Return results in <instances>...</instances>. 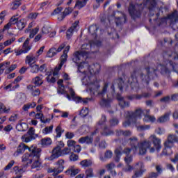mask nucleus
<instances>
[{"mask_svg": "<svg viewBox=\"0 0 178 178\" xmlns=\"http://www.w3.org/2000/svg\"><path fill=\"white\" fill-rule=\"evenodd\" d=\"M145 3H136L134 4L133 3H129V6L128 8V12L132 20H137V19H140L141 17V13L144 10V8L147 6V3L149 5L148 10H149V17H152L154 16L155 13H152L155 10V8H156V0H144Z\"/></svg>", "mask_w": 178, "mask_h": 178, "instance_id": "nucleus-1", "label": "nucleus"}, {"mask_svg": "<svg viewBox=\"0 0 178 178\" xmlns=\"http://www.w3.org/2000/svg\"><path fill=\"white\" fill-rule=\"evenodd\" d=\"M147 72V74H143L141 70L136 69L131 74V78L132 81L131 83H138V79L142 80L143 83H145L147 86L149 84V81H151V79H154V77H158V74H156V72H158V67H147L145 68Z\"/></svg>", "mask_w": 178, "mask_h": 178, "instance_id": "nucleus-2", "label": "nucleus"}, {"mask_svg": "<svg viewBox=\"0 0 178 178\" xmlns=\"http://www.w3.org/2000/svg\"><path fill=\"white\" fill-rule=\"evenodd\" d=\"M128 141H129V145L133 151H137L139 149V155H145L147 154V149L151 148V142L143 141L139 143L137 137L130 138Z\"/></svg>", "mask_w": 178, "mask_h": 178, "instance_id": "nucleus-3", "label": "nucleus"}, {"mask_svg": "<svg viewBox=\"0 0 178 178\" xmlns=\"http://www.w3.org/2000/svg\"><path fill=\"white\" fill-rule=\"evenodd\" d=\"M175 143H178V138L176 135H169L168 140L164 143L165 148L162 151V155H165V156H169L173 154L172 151V147Z\"/></svg>", "mask_w": 178, "mask_h": 178, "instance_id": "nucleus-4", "label": "nucleus"}, {"mask_svg": "<svg viewBox=\"0 0 178 178\" xmlns=\"http://www.w3.org/2000/svg\"><path fill=\"white\" fill-rule=\"evenodd\" d=\"M143 112H128L126 115V119L127 120L122 122L123 127H129L131 123L136 124L137 123V119H141L143 116Z\"/></svg>", "mask_w": 178, "mask_h": 178, "instance_id": "nucleus-5", "label": "nucleus"}, {"mask_svg": "<svg viewBox=\"0 0 178 178\" xmlns=\"http://www.w3.org/2000/svg\"><path fill=\"white\" fill-rule=\"evenodd\" d=\"M69 51H70V46L65 47V49L63 50V54L60 58V63L58 65V67H56L54 68L53 76H55L59 74V72L60 71V69H62V67L63 66V65H65V62L67 60V54L69 53Z\"/></svg>", "mask_w": 178, "mask_h": 178, "instance_id": "nucleus-6", "label": "nucleus"}, {"mask_svg": "<svg viewBox=\"0 0 178 178\" xmlns=\"http://www.w3.org/2000/svg\"><path fill=\"white\" fill-rule=\"evenodd\" d=\"M164 60H169L170 58L172 57L174 60H178V44L174 47V51L168 48L162 54Z\"/></svg>", "mask_w": 178, "mask_h": 178, "instance_id": "nucleus-7", "label": "nucleus"}, {"mask_svg": "<svg viewBox=\"0 0 178 178\" xmlns=\"http://www.w3.org/2000/svg\"><path fill=\"white\" fill-rule=\"evenodd\" d=\"M35 149L37 147L31 146L29 149V154L26 153L22 156V162H26L25 166L27 168L29 165H31L33 163V161L34 160V156H35Z\"/></svg>", "mask_w": 178, "mask_h": 178, "instance_id": "nucleus-8", "label": "nucleus"}, {"mask_svg": "<svg viewBox=\"0 0 178 178\" xmlns=\"http://www.w3.org/2000/svg\"><path fill=\"white\" fill-rule=\"evenodd\" d=\"M38 137V134H35V129L33 127H31L27 134L23 135L22 136V140L24 143H30V141H33V140H35Z\"/></svg>", "mask_w": 178, "mask_h": 178, "instance_id": "nucleus-9", "label": "nucleus"}, {"mask_svg": "<svg viewBox=\"0 0 178 178\" xmlns=\"http://www.w3.org/2000/svg\"><path fill=\"white\" fill-rule=\"evenodd\" d=\"M149 139L152 140L154 145L153 147L150 148V152H155V149L157 151V152H159L161 151V149L162 148V145H161V139L156 138V136L154 135H152Z\"/></svg>", "mask_w": 178, "mask_h": 178, "instance_id": "nucleus-10", "label": "nucleus"}, {"mask_svg": "<svg viewBox=\"0 0 178 178\" xmlns=\"http://www.w3.org/2000/svg\"><path fill=\"white\" fill-rule=\"evenodd\" d=\"M41 148L36 147L35 152V156L33 161L34 162L31 165L32 169H35V168H40L41 166Z\"/></svg>", "mask_w": 178, "mask_h": 178, "instance_id": "nucleus-11", "label": "nucleus"}, {"mask_svg": "<svg viewBox=\"0 0 178 178\" xmlns=\"http://www.w3.org/2000/svg\"><path fill=\"white\" fill-rule=\"evenodd\" d=\"M90 51H76L74 53V57L72 58V60L76 65H79V62H81V58H86L88 56Z\"/></svg>", "mask_w": 178, "mask_h": 178, "instance_id": "nucleus-12", "label": "nucleus"}, {"mask_svg": "<svg viewBox=\"0 0 178 178\" xmlns=\"http://www.w3.org/2000/svg\"><path fill=\"white\" fill-rule=\"evenodd\" d=\"M111 17H112V6H110L108 9L107 15L103 16L101 18V23L105 26L106 29H109V26H111Z\"/></svg>", "mask_w": 178, "mask_h": 178, "instance_id": "nucleus-13", "label": "nucleus"}, {"mask_svg": "<svg viewBox=\"0 0 178 178\" xmlns=\"http://www.w3.org/2000/svg\"><path fill=\"white\" fill-rule=\"evenodd\" d=\"M105 120H106V117L105 115H102L101 120L97 123L95 131L91 133L90 137H94L95 134L99 133V130H101L105 124Z\"/></svg>", "mask_w": 178, "mask_h": 178, "instance_id": "nucleus-14", "label": "nucleus"}, {"mask_svg": "<svg viewBox=\"0 0 178 178\" xmlns=\"http://www.w3.org/2000/svg\"><path fill=\"white\" fill-rule=\"evenodd\" d=\"M79 23H80L79 21H75L70 27V29L67 30V32H66L67 40H70V38L73 37V34L74 31H76V29H77V26H79Z\"/></svg>", "mask_w": 178, "mask_h": 178, "instance_id": "nucleus-15", "label": "nucleus"}, {"mask_svg": "<svg viewBox=\"0 0 178 178\" xmlns=\"http://www.w3.org/2000/svg\"><path fill=\"white\" fill-rule=\"evenodd\" d=\"M59 156H62V149L60 145H57L52 150V154L49 157L50 161H54V159H56V158H59Z\"/></svg>", "mask_w": 178, "mask_h": 178, "instance_id": "nucleus-16", "label": "nucleus"}, {"mask_svg": "<svg viewBox=\"0 0 178 178\" xmlns=\"http://www.w3.org/2000/svg\"><path fill=\"white\" fill-rule=\"evenodd\" d=\"M15 21H14L13 25L16 24L17 28L19 31H22L26 27V25L27 24V22L25 19H20L15 17Z\"/></svg>", "mask_w": 178, "mask_h": 178, "instance_id": "nucleus-17", "label": "nucleus"}, {"mask_svg": "<svg viewBox=\"0 0 178 178\" xmlns=\"http://www.w3.org/2000/svg\"><path fill=\"white\" fill-rule=\"evenodd\" d=\"M166 19L170 20V24H176V23H178L177 10H175L172 13L168 14L166 17Z\"/></svg>", "mask_w": 178, "mask_h": 178, "instance_id": "nucleus-18", "label": "nucleus"}, {"mask_svg": "<svg viewBox=\"0 0 178 178\" xmlns=\"http://www.w3.org/2000/svg\"><path fill=\"white\" fill-rule=\"evenodd\" d=\"M115 98L117 101H119V105L121 108H127L130 106V102L124 101V98L122 97L120 93H117Z\"/></svg>", "mask_w": 178, "mask_h": 178, "instance_id": "nucleus-19", "label": "nucleus"}, {"mask_svg": "<svg viewBox=\"0 0 178 178\" xmlns=\"http://www.w3.org/2000/svg\"><path fill=\"white\" fill-rule=\"evenodd\" d=\"M151 97V93L149 92H144L142 95H131L127 97L129 101H133L134 99L140 100L142 98H149Z\"/></svg>", "mask_w": 178, "mask_h": 178, "instance_id": "nucleus-20", "label": "nucleus"}, {"mask_svg": "<svg viewBox=\"0 0 178 178\" xmlns=\"http://www.w3.org/2000/svg\"><path fill=\"white\" fill-rule=\"evenodd\" d=\"M92 45H95L97 47H102V42L101 40H95L89 42L88 44H82V49H91Z\"/></svg>", "mask_w": 178, "mask_h": 178, "instance_id": "nucleus-21", "label": "nucleus"}, {"mask_svg": "<svg viewBox=\"0 0 178 178\" xmlns=\"http://www.w3.org/2000/svg\"><path fill=\"white\" fill-rule=\"evenodd\" d=\"M26 88L31 92L32 97H38L41 94V90L37 88V86H34L32 84L27 86Z\"/></svg>", "mask_w": 178, "mask_h": 178, "instance_id": "nucleus-22", "label": "nucleus"}, {"mask_svg": "<svg viewBox=\"0 0 178 178\" xmlns=\"http://www.w3.org/2000/svg\"><path fill=\"white\" fill-rule=\"evenodd\" d=\"M122 17H118L115 18L116 26H123V24H126V23H127V15L124 13H122Z\"/></svg>", "mask_w": 178, "mask_h": 178, "instance_id": "nucleus-23", "label": "nucleus"}, {"mask_svg": "<svg viewBox=\"0 0 178 178\" xmlns=\"http://www.w3.org/2000/svg\"><path fill=\"white\" fill-rule=\"evenodd\" d=\"M72 8L70 7L65 8L64 11L58 15V21L62 22L66 17V16H69V15L72 13Z\"/></svg>", "mask_w": 178, "mask_h": 178, "instance_id": "nucleus-24", "label": "nucleus"}, {"mask_svg": "<svg viewBox=\"0 0 178 178\" xmlns=\"http://www.w3.org/2000/svg\"><path fill=\"white\" fill-rule=\"evenodd\" d=\"M80 173V169L75 168L74 166L70 167L66 171L65 175L67 176H71V177H73L76 176V175H79Z\"/></svg>", "mask_w": 178, "mask_h": 178, "instance_id": "nucleus-25", "label": "nucleus"}, {"mask_svg": "<svg viewBox=\"0 0 178 178\" xmlns=\"http://www.w3.org/2000/svg\"><path fill=\"white\" fill-rule=\"evenodd\" d=\"M72 101L76 102V104H83V105H86V104H88V101H92V98H83L81 97L76 96L72 99Z\"/></svg>", "mask_w": 178, "mask_h": 178, "instance_id": "nucleus-26", "label": "nucleus"}, {"mask_svg": "<svg viewBox=\"0 0 178 178\" xmlns=\"http://www.w3.org/2000/svg\"><path fill=\"white\" fill-rule=\"evenodd\" d=\"M124 162L127 166L124 168V171L130 172L131 170H133V166L130 165V163L133 162V156H127V157L124 158Z\"/></svg>", "mask_w": 178, "mask_h": 178, "instance_id": "nucleus-27", "label": "nucleus"}, {"mask_svg": "<svg viewBox=\"0 0 178 178\" xmlns=\"http://www.w3.org/2000/svg\"><path fill=\"white\" fill-rule=\"evenodd\" d=\"M56 170H57V172H56V174L59 175V173H62V172H63V169H65V166L63 165H65V160L60 159L56 163Z\"/></svg>", "mask_w": 178, "mask_h": 178, "instance_id": "nucleus-28", "label": "nucleus"}, {"mask_svg": "<svg viewBox=\"0 0 178 178\" xmlns=\"http://www.w3.org/2000/svg\"><path fill=\"white\" fill-rule=\"evenodd\" d=\"M31 148V147H29V146L26 145V144L22 143L17 147L16 152H17V155H19L20 154H23V152H24V151H26V149H29V151H30Z\"/></svg>", "mask_w": 178, "mask_h": 178, "instance_id": "nucleus-29", "label": "nucleus"}, {"mask_svg": "<svg viewBox=\"0 0 178 178\" xmlns=\"http://www.w3.org/2000/svg\"><path fill=\"white\" fill-rule=\"evenodd\" d=\"M32 83L35 85L34 87H40V86H42L44 82L41 77L37 76L32 79Z\"/></svg>", "mask_w": 178, "mask_h": 178, "instance_id": "nucleus-30", "label": "nucleus"}, {"mask_svg": "<svg viewBox=\"0 0 178 178\" xmlns=\"http://www.w3.org/2000/svg\"><path fill=\"white\" fill-rule=\"evenodd\" d=\"M115 83L120 92H123V87H124V81H123V79L122 77L118 78L115 80Z\"/></svg>", "mask_w": 178, "mask_h": 178, "instance_id": "nucleus-31", "label": "nucleus"}, {"mask_svg": "<svg viewBox=\"0 0 178 178\" xmlns=\"http://www.w3.org/2000/svg\"><path fill=\"white\" fill-rule=\"evenodd\" d=\"M169 120H170L169 113H165L164 115H162L157 119V123H166V122H169Z\"/></svg>", "mask_w": 178, "mask_h": 178, "instance_id": "nucleus-32", "label": "nucleus"}, {"mask_svg": "<svg viewBox=\"0 0 178 178\" xmlns=\"http://www.w3.org/2000/svg\"><path fill=\"white\" fill-rule=\"evenodd\" d=\"M111 102H112V99H102L99 104L102 108H108V106H111Z\"/></svg>", "mask_w": 178, "mask_h": 178, "instance_id": "nucleus-33", "label": "nucleus"}, {"mask_svg": "<svg viewBox=\"0 0 178 178\" xmlns=\"http://www.w3.org/2000/svg\"><path fill=\"white\" fill-rule=\"evenodd\" d=\"M40 29L38 28H35L33 29H26L25 30V33L27 34V33H30L29 34V39L30 38H34L35 35L38 33Z\"/></svg>", "mask_w": 178, "mask_h": 178, "instance_id": "nucleus-34", "label": "nucleus"}, {"mask_svg": "<svg viewBox=\"0 0 178 178\" xmlns=\"http://www.w3.org/2000/svg\"><path fill=\"white\" fill-rule=\"evenodd\" d=\"M143 121L145 122L146 123H148L149 122H151V123H155V122H156V118H155L154 116H152L149 115H145Z\"/></svg>", "mask_w": 178, "mask_h": 178, "instance_id": "nucleus-35", "label": "nucleus"}, {"mask_svg": "<svg viewBox=\"0 0 178 178\" xmlns=\"http://www.w3.org/2000/svg\"><path fill=\"white\" fill-rule=\"evenodd\" d=\"M106 120L104 121V125L101 129L103 131L102 132V136H109L111 131V129L106 125Z\"/></svg>", "mask_w": 178, "mask_h": 178, "instance_id": "nucleus-36", "label": "nucleus"}, {"mask_svg": "<svg viewBox=\"0 0 178 178\" xmlns=\"http://www.w3.org/2000/svg\"><path fill=\"white\" fill-rule=\"evenodd\" d=\"M88 0H83V1H79L77 0L75 3V6L78 8V9H83L86 5H87V2Z\"/></svg>", "mask_w": 178, "mask_h": 178, "instance_id": "nucleus-37", "label": "nucleus"}, {"mask_svg": "<svg viewBox=\"0 0 178 178\" xmlns=\"http://www.w3.org/2000/svg\"><path fill=\"white\" fill-rule=\"evenodd\" d=\"M41 144L43 147H48L52 144V140L51 138H44L41 139Z\"/></svg>", "mask_w": 178, "mask_h": 178, "instance_id": "nucleus-38", "label": "nucleus"}, {"mask_svg": "<svg viewBox=\"0 0 178 178\" xmlns=\"http://www.w3.org/2000/svg\"><path fill=\"white\" fill-rule=\"evenodd\" d=\"M21 0H13V2L11 3L10 8L12 10H16L22 5V2H20Z\"/></svg>", "mask_w": 178, "mask_h": 178, "instance_id": "nucleus-39", "label": "nucleus"}, {"mask_svg": "<svg viewBox=\"0 0 178 178\" xmlns=\"http://www.w3.org/2000/svg\"><path fill=\"white\" fill-rule=\"evenodd\" d=\"M35 106H37V104H35V102L28 103L23 106L22 109L24 111V112H27L29 109L35 108Z\"/></svg>", "mask_w": 178, "mask_h": 178, "instance_id": "nucleus-40", "label": "nucleus"}, {"mask_svg": "<svg viewBox=\"0 0 178 178\" xmlns=\"http://www.w3.org/2000/svg\"><path fill=\"white\" fill-rule=\"evenodd\" d=\"M80 165L82 168H90L92 165V161L91 160H83L80 162Z\"/></svg>", "mask_w": 178, "mask_h": 178, "instance_id": "nucleus-41", "label": "nucleus"}, {"mask_svg": "<svg viewBox=\"0 0 178 178\" xmlns=\"http://www.w3.org/2000/svg\"><path fill=\"white\" fill-rule=\"evenodd\" d=\"M26 129L29 127V125L25 122H22L16 125V129L18 131H26V129Z\"/></svg>", "mask_w": 178, "mask_h": 178, "instance_id": "nucleus-42", "label": "nucleus"}, {"mask_svg": "<svg viewBox=\"0 0 178 178\" xmlns=\"http://www.w3.org/2000/svg\"><path fill=\"white\" fill-rule=\"evenodd\" d=\"M15 21L16 19H15V16L12 17L10 19V22L4 26L3 29H2V32L5 31V30H9V29H10L12 25H13L14 22Z\"/></svg>", "mask_w": 178, "mask_h": 178, "instance_id": "nucleus-43", "label": "nucleus"}, {"mask_svg": "<svg viewBox=\"0 0 178 178\" xmlns=\"http://www.w3.org/2000/svg\"><path fill=\"white\" fill-rule=\"evenodd\" d=\"M13 170L16 176H23V174L24 173V170H23V168H19L17 165L13 168Z\"/></svg>", "mask_w": 178, "mask_h": 178, "instance_id": "nucleus-44", "label": "nucleus"}, {"mask_svg": "<svg viewBox=\"0 0 178 178\" xmlns=\"http://www.w3.org/2000/svg\"><path fill=\"white\" fill-rule=\"evenodd\" d=\"M114 154L115 156L114 157V160L115 162H120V158L122 157V151L119 149H116L114 152Z\"/></svg>", "mask_w": 178, "mask_h": 178, "instance_id": "nucleus-45", "label": "nucleus"}, {"mask_svg": "<svg viewBox=\"0 0 178 178\" xmlns=\"http://www.w3.org/2000/svg\"><path fill=\"white\" fill-rule=\"evenodd\" d=\"M96 83V86H95V88H90V94H92L93 95H95V92H97L98 91V90H99V83H98V81H96L95 82H92V84H95Z\"/></svg>", "mask_w": 178, "mask_h": 178, "instance_id": "nucleus-46", "label": "nucleus"}, {"mask_svg": "<svg viewBox=\"0 0 178 178\" xmlns=\"http://www.w3.org/2000/svg\"><path fill=\"white\" fill-rule=\"evenodd\" d=\"M35 59V57L34 56H27L26 57L25 63L29 65V66H31V65H34V63H35V61H34Z\"/></svg>", "mask_w": 178, "mask_h": 178, "instance_id": "nucleus-47", "label": "nucleus"}, {"mask_svg": "<svg viewBox=\"0 0 178 178\" xmlns=\"http://www.w3.org/2000/svg\"><path fill=\"white\" fill-rule=\"evenodd\" d=\"M88 32L92 34V35H94L97 34L98 32V26L97 25H91L88 29Z\"/></svg>", "mask_w": 178, "mask_h": 178, "instance_id": "nucleus-48", "label": "nucleus"}, {"mask_svg": "<svg viewBox=\"0 0 178 178\" xmlns=\"http://www.w3.org/2000/svg\"><path fill=\"white\" fill-rule=\"evenodd\" d=\"M147 170L145 169H140V170L138 171H135L134 175L132 176V178H138V177H141L143 176V175H144V172L146 171Z\"/></svg>", "mask_w": 178, "mask_h": 178, "instance_id": "nucleus-49", "label": "nucleus"}, {"mask_svg": "<svg viewBox=\"0 0 178 178\" xmlns=\"http://www.w3.org/2000/svg\"><path fill=\"white\" fill-rule=\"evenodd\" d=\"M58 52L56 51V48H51L47 54V58H54Z\"/></svg>", "mask_w": 178, "mask_h": 178, "instance_id": "nucleus-50", "label": "nucleus"}, {"mask_svg": "<svg viewBox=\"0 0 178 178\" xmlns=\"http://www.w3.org/2000/svg\"><path fill=\"white\" fill-rule=\"evenodd\" d=\"M108 87H109V83L106 82L104 83L102 90L98 92V95H102V97H104V95H105L108 91Z\"/></svg>", "mask_w": 178, "mask_h": 178, "instance_id": "nucleus-51", "label": "nucleus"}, {"mask_svg": "<svg viewBox=\"0 0 178 178\" xmlns=\"http://www.w3.org/2000/svg\"><path fill=\"white\" fill-rule=\"evenodd\" d=\"M29 67H31V73H38L40 72V65L37 64H32Z\"/></svg>", "mask_w": 178, "mask_h": 178, "instance_id": "nucleus-52", "label": "nucleus"}, {"mask_svg": "<svg viewBox=\"0 0 178 178\" xmlns=\"http://www.w3.org/2000/svg\"><path fill=\"white\" fill-rule=\"evenodd\" d=\"M10 65V62L8 61L0 64V73H3L6 68Z\"/></svg>", "mask_w": 178, "mask_h": 178, "instance_id": "nucleus-53", "label": "nucleus"}, {"mask_svg": "<svg viewBox=\"0 0 178 178\" xmlns=\"http://www.w3.org/2000/svg\"><path fill=\"white\" fill-rule=\"evenodd\" d=\"M64 132H65V130L62 129V127L60 125H58L56 128V138L61 137L62 133H64Z\"/></svg>", "mask_w": 178, "mask_h": 178, "instance_id": "nucleus-54", "label": "nucleus"}, {"mask_svg": "<svg viewBox=\"0 0 178 178\" xmlns=\"http://www.w3.org/2000/svg\"><path fill=\"white\" fill-rule=\"evenodd\" d=\"M149 129H151V125H140L137 127L138 131H144L149 130Z\"/></svg>", "mask_w": 178, "mask_h": 178, "instance_id": "nucleus-55", "label": "nucleus"}, {"mask_svg": "<svg viewBox=\"0 0 178 178\" xmlns=\"http://www.w3.org/2000/svg\"><path fill=\"white\" fill-rule=\"evenodd\" d=\"M9 111H10V107H7L3 103L0 102V112H9Z\"/></svg>", "mask_w": 178, "mask_h": 178, "instance_id": "nucleus-56", "label": "nucleus"}, {"mask_svg": "<svg viewBox=\"0 0 178 178\" xmlns=\"http://www.w3.org/2000/svg\"><path fill=\"white\" fill-rule=\"evenodd\" d=\"M54 129V125H51L50 127H46L42 129L43 134H48L49 133H52V130Z\"/></svg>", "mask_w": 178, "mask_h": 178, "instance_id": "nucleus-57", "label": "nucleus"}, {"mask_svg": "<svg viewBox=\"0 0 178 178\" xmlns=\"http://www.w3.org/2000/svg\"><path fill=\"white\" fill-rule=\"evenodd\" d=\"M70 154H72V149L69 147H65L61 150V156H65V155H69Z\"/></svg>", "mask_w": 178, "mask_h": 178, "instance_id": "nucleus-58", "label": "nucleus"}, {"mask_svg": "<svg viewBox=\"0 0 178 178\" xmlns=\"http://www.w3.org/2000/svg\"><path fill=\"white\" fill-rule=\"evenodd\" d=\"M169 65L171 66L172 71L175 72V73H177V74H178L177 64H176V63H173V61H172V60H170Z\"/></svg>", "mask_w": 178, "mask_h": 178, "instance_id": "nucleus-59", "label": "nucleus"}, {"mask_svg": "<svg viewBox=\"0 0 178 178\" xmlns=\"http://www.w3.org/2000/svg\"><path fill=\"white\" fill-rule=\"evenodd\" d=\"M79 160V155L72 152L70 156V161L71 162H76V161Z\"/></svg>", "mask_w": 178, "mask_h": 178, "instance_id": "nucleus-60", "label": "nucleus"}, {"mask_svg": "<svg viewBox=\"0 0 178 178\" xmlns=\"http://www.w3.org/2000/svg\"><path fill=\"white\" fill-rule=\"evenodd\" d=\"M84 65H86V61H81L79 64H76L78 66L77 73H81V69H84Z\"/></svg>", "mask_w": 178, "mask_h": 178, "instance_id": "nucleus-61", "label": "nucleus"}, {"mask_svg": "<svg viewBox=\"0 0 178 178\" xmlns=\"http://www.w3.org/2000/svg\"><path fill=\"white\" fill-rule=\"evenodd\" d=\"M170 101H171V99H170V96L169 95L163 97L160 99V102H163L164 104H169Z\"/></svg>", "mask_w": 178, "mask_h": 178, "instance_id": "nucleus-62", "label": "nucleus"}, {"mask_svg": "<svg viewBox=\"0 0 178 178\" xmlns=\"http://www.w3.org/2000/svg\"><path fill=\"white\" fill-rule=\"evenodd\" d=\"M86 177H93L94 173H93L92 168H88V170H86Z\"/></svg>", "mask_w": 178, "mask_h": 178, "instance_id": "nucleus-63", "label": "nucleus"}, {"mask_svg": "<svg viewBox=\"0 0 178 178\" xmlns=\"http://www.w3.org/2000/svg\"><path fill=\"white\" fill-rule=\"evenodd\" d=\"M16 67H17V65L16 64L11 65L10 67H9L8 69H6V73L9 74L11 72H13V70H15Z\"/></svg>", "mask_w": 178, "mask_h": 178, "instance_id": "nucleus-64", "label": "nucleus"}]
</instances>
